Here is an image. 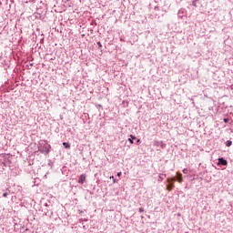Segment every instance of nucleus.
I'll return each mask as SVG.
<instances>
[{"instance_id":"nucleus-1","label":"nucleus","mask_w":233,"mask_h":233,"mask_svg":"<svg viewBox=\"0 0 233 233\" xmlns=\"http://www.w3.org/2000/svg\"><path fill=\"white\" fill-rule=\"evenodd\" d=\"M218 165H223L224 167H227L228 165V162L227 160H225V158L220 157V158H218Z\"/></svg>"},{"instance_id":"nucleus-2","label":"nucleus","mask_w":233,"mask_h":233,"mask_svg":"<svg viewBox=\"0 0 233 233\" xmlns=\"http://www.w3.org/2000/svg\"><path fill=\"white\" fill-rule=\"evenodd\" d=\"M85 181H86V175L83 174V175L80 176L78 183L83 185V183H85Z\"/></svg>"},{"instance_id":"nucleus-3","label":"nucleus","mask_w":233,"mask_h":233,"mask_svg":"<svg viewBox=\"0 0 233 233\" xmlns=\"http://www.w3.org/2000/svg\"><path fill=\"white\" fill-rule=\"evenodd\" d=\"M177 181L178 183H183V175L179 172L177 173Z\"/></svg>"},{"instance_id":"nucleus-4","label":"nucleus","mask_w":233,"mask_h":233,"mask_svg":"<svg viewBox=\"0 0 233 233\" xmlns=\"http://www.w3.org/2000/svg\"><path fill=\"white\" fill-rule=\"evenodd\" d=\"M176 186L174 185V183L172 184H168L167 186V190H168V192H172L173 188L175 187Z\"/></svg>"},{"instance_id":"nucleus-5","label":"nucleus","mask_w":233,"mask_h":233,"mask_svg":"<svg viewBox=\"0 0 233 233\" xmlns=\"http://www.w3.org/2000/svg\"><path fill=\"white\" fill-rule=\"evenodd\" d=\"M63 146L65 147V148H70V143L68 142H64Z\"/></svg>"},{"instance_id":"nucleus-6","label":"nucleus","mask_w":233,"mask_h":233,"mask_svg":"<svg viewBox=\"0 0 233 233\" xmlns=\"http://www.w3.org/2000/svg\"><path fill=\"white\" fill-rule=\"evenodd\" d=\"M226 145H227V147H232V141L228 140Z\"/></svg>"},{"instance_id":"nucleus-7","label":"nucleus","mask_w":233,"mask_h":233,"mask_svg":"<svg viewBox=\"0 0 233 233\" xmlns=\"http://www.w3.org/2000/svg\"><path fill=\"white\" fill-rule=\"evenodd\" d=\"M164 177H167V175H159V179H161V181H163Z\"/></svg>"},{"instance_id":"nucleus-8","label":"nucleus","mask_w":233,"mask_h":233,"mask_svg":"<svg viewBox=\"0 0 233 233\" xmlns=\"http://www.w3.org/2000/svg\"><path fill=\"white\" fill-rule=\"evenodd\" d=\"M182 172H183V174H188V169H187V168H184V169L182 170Z\"/></svg>"},{"instance_id":"nucleus-9","label":"nucleus","mask_w":233,"mask_h":233,"mask_svg":"<svg viewBox=\"0 0 233 233\" xmlns=\"http://www.w3.org/2000/svg\"><path fill=\"white\" fill-rule=\"evenodd\" d=\"M170 179H171V181H173V182L176 181V178H167V183H170Z\"/></svg>"},{"instance_id":"nucleus-10","label":"nucleus","mask_w":233,"mask_h":233,"mask_svg":"<svg viewBox=\"0 0 233 233\" xmlns=\"http://www.w3.org/2000/svg\"><path fill=\"white\" fill-rule=\"evenodd\" d=\"M129 143H131V145H134V140L132 138H128Z\"/></svg>"},{"instance_id":"nucleus-11","label":"nucleus","mask_w":233,"mask_h":233,"mask_svg":"<svg viewBox=\"0 0 233 233\" xmlns=\"http://www.w3.org/2000/svg\"><path fill=\"white\" fill-rule=\"evenodd\" d=\"M139 212H145V209L143 208H139Z\"/></svg>"},{"instance_id":"nucleus-12","label":"nucleus","mask_w":233,"mask_h":233,"mask_svg":"<svg viewBox=\"0 0 233 233\" xmlns=\"http://www.w3.org/2000/svg\"><path fill=\"white\" fill-rule=\"evenodd\" d=\"M130 137H131L132 140L136 139V137H134V135H130Z\"/></svg>"},{"instance_id":"nucleus-13","label":"nucleus","mask_w":233,"mask_h":233,"mask_svg":"<svg viewBox=\"0 0 233 233\" xmlns=\"http://www.w3.org/2000/svg\"><path fill=\"white\" fill-rule=\"evenodd\" d=\"M110 179H113L114 183H116V179H114V176L110 177Z\"/></svg>"},{"instance_id":"nucleus-14","label":"nucleus","mask_w":233,"mask_h":233,"mask_svg":"<svg viewBox=\"0 0 233 233\" xmlns=\"http://www.w3.org/2000/svg\"><path fill=\"white\" fill-rule=\"evenodd\" d=\"M6 196H8L7 193H4V194H3V197H4V198H6Z\"/></svg>"},{"instance_id":"nucleus-15","label":"nucleus","mask_w":233,"mask_h":233,"mask_svg":"<svg viewBox=\"0 0 233 233\" xmlns=\"http://www.w3.org/2000/svg\"><path fill=\"white\" fill-rule=\"evenodd\" d=\"M224 123H228V119L225 118Z\"/></svg>"},{"instance_id":"nucleus-16","label":"nucleus","mask_w":233,"mask_h":233,"mask_svg":"<svg viewBox=\"0 0 233 233\" xmlns=\"http://www.w3.org/2000/svg\"><path fill=\"white\" fill-rule=\"evenodd\" d=\"M117 177H121V172H118V173H117Z\"/></svg>"},{"instance_id":"nucleus-17","label":"nucleus","mask_w":233,"mask_h":233,"mask_svg":"<svg viewBox=\"0 0 233 233\" xmlns=\"http://www.w3.org/2000/svg\"><path fill=\"white\" fill-rule=\"evenodd\" d=\"M97 45H98L99 46H101V42H98Z\"/></svg>"},{"instance_id":"nucleus-18","label":"nucleus","mask_w":233,"mask_h":233,"mask_svg":"<svg viewBox=\"0 0 233 233\" xmlns=\"http://www.w3.org/2000/svg\"><path fill=\"white\" fill-rule=\"evenodd\" d=\"M139 141H140V140L138 139V140H137V143H139Z\"/></svg>"},{"instance_id":"nucleus-19","label":"nucleus","mask_w":233,"mask_h":233,"mask_svg":"<svg viewBox=\"0 0 233 233\" xmlns=\"http://www.w3.org/2000/svg\"><path fill=\"white\" fill-rule=\"evenodd\" d=\"M186 233H188V232H186Z\"/></svg>"}]
</instances>
